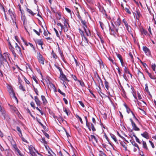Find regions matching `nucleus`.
<instances>
[{
  "label": "nucleus",
  "mask_w": 156,
  "mask_h": 156,
  "mask_svg": "<svg viewBox=\"0 0 156 156\" xmlns=\"http://www.w3.org/2000/svg\"><path fill=\"white\" fill-rule=\"evenodd\" d=\"M8 13L12 20L13 25H15L17 27V26L16 24V16L15 14V13L11 9H9V10Z\"/></svg>",
  "instance_id": "1"
},
{
  "label": "nucleus",
  "mask_w": 156,
  "mask_h": 156,
  "mask_svg": "<svg viewBox=\"0 0 156 156\" xmlns=\"http://www.w3.org/2000/svg\"><path fill=\"white\" fill-rule=\"evenodd\" d=\"M7 88L10 96L12 98H14L15 99L17 100V98L15 96V94L13 91V89L12 87L10 85H8L7 86Z\"/></svg>",
  "instance_id": "2"
},
{
  "label": "nucleus",
  "mask_w": 156,
  "mask_h": 156,
  "mask_svg": "<svg viewBox=\"0 0 156 156\" xmlns=\"http://www.w3.org/2000/svg\"><path fill=\"white\" fill-rule=\"evenodd\" d=\"M37 58L38 62L40 63L42 65L44 64V58L39 52L37 53Z\"/></svg>",
  "instance_id": "3"
},
{
  "label": "nucleus",
  "mask_w": 156,
  "mask_h": 156,
  "mask_svg": "<svg viewBox=\"0 0 156 156\" xmlns=\"http://www.w3.org/2000/svg\"><path fill=\"white\" fill-rule=\"evenodd\" d=\"M143 49L145 53L147 55L149 56L150 55V51L149 49L146 46H144L143 48Z\"/></svg>",
  "instance_id": "4"
},
{
  "label": "nucleus",
  "mask_w": 156,
  "mask_h": 156,
  "mask_svg": "<svg viewBox=\"0 0 156 156\" xmlns=\"http://www.w3.org/2000/svg\"><path fill=\"white\" fill-rule=\"evenodd\" d=\"M20 10L21 13V19L22 21H23V23L24 24H25V22L26 21V17L24 15V11L23 10H22L21 9L20 7Z\"/></svg>",
  "instance_id": "5"
},
{
  "label": "nucleus",
  "mask_w": 156,
  "mask_h": 156,
  "mask_svg": "<svg viewBox=\"0 0 156 156\" xmlns=\"http://www.w3.org/2000/svg\"><path fill=\"white\" fill-rule=\"evenodd\" d=\"M15 48L17 51L18 54L21 56L22 55L21 49L20 47L18 45L17 43H15Z\"/></svg>",
  "instance_id": "6"
},
{
  "label": "nucleus",
  "mask_w": 156,
  "mask_h": 156,
  "mask_svg": "<svg viewBox=\"0 0 156 156\" xmlns=\"http://www.w3.org/2000/svg\"><path fill=\"white\" fill-rule=\"evenodd\" d=\"M59 78L60 80L62 81L63 83H64L65 81L67 80L66 76L64 74H63L62 72L61 73H60Z\"/></svg>",
  "instance_id": "7"
},
{
  "label": "nucleus",
  "mask_w": 156,
  "mask_h": 156,
  "mask_svg": "<svg viewBox=\"0 0 156 156\" xmlns=\"http://www.w3.org/2000/svg\"><path fill=\"white\" fill-rule=\"evenodd\" d=\"M9 49H10L11 51L12 52V54H13L14 56L15 57H16V53L15 52V51L14 50V48L12 47V45H11V43L9 42Z\"/></svg>",
  "instance_id": "8"
},
{
  "label": "nucleus",
  "mask_w": 156,
  "mask_h": 156,
  "mask_svg": "<svg viewBox=\"0 0 156 156\" xmlns=\"http://www.w3.org/2000/svg\"><path fill=\"white\" fill-rule=\"evenodd\" d=\"M34 100L37 105L40 106L41 105V102L37 96L34 97Z\"/></svg>",
  "instance_id": "9"
},
{
  "label": "nucleus",
  "mask_w": 156,
  "mask_h": 156,
  "mask_svg": "<svg viewBox=\"0 0 156 156\" xmlns=\"http://www.w3.org/2000/svg\"><path fill=\"white\" fill-rule=\"evenodd\" d=\"M112 25L113 26V27L110 28V29L111 31H114L115 32V33H118V29L115 27L113 23L112 22L111 23Z\"/></svg>",
  "instance_id": "10"
},
{
  "label": "nucleus",
  "mask_w": 156,
  "mask_h": 156,
  "mask_svg": "<svg viewBox=\"0 0 156 156\" xmlns=\"http://www.w3.org/2000/svg\"><path fill=\"white\" fill-rule=\"evenodd\" d=\"M82 44H83L85 45H87L88 44V40L84 36L83 37V41L82 42Z\"/></svg>",
  "instance_id": "11"
},
{
  "label": "nucleus",
  "mask_w": 156,
  "mask_h": 156,
  "mask_svg": "<svg viewBox=\"0 0 156 156\" xmlns=\"http://www.w3.org/2000/svg\"><path fill=\"white\" fill-rule=\"evenodd\" d=\"M83 27L86 35L88 36H90L91 34L89 30L87 28H85L84 26H83Z\"/></svg>",
  "instance_id": "12"
},
{
  "label": "nucleus",
  "mask_w": 156,
  "mask_h": 156,
  "mask_svg": "<svg viewBox=\"0 0 156 156\" xmlns=\"http://www.w3.org/2000/svg\"><path fill=\"white\" fill-rule=\"evenodd\" d=\"M36 42V43H37V44H38V45H39L41 46L42 49H43V48L42 47L43 42L41 41V40H40V39L37 40Z\"/></svg>",
  "instance_id": "13"
},
{
  "label": "nucleus",
  "mask_w": 156,
  "mask_h": 156,
  "mask_svg": "<svg viewBox=\"0 0 156 156\" xmlns=\"http://www.w3.org/2000/svg\"><path fill=\"white\" fill-rule=\"evenodd\" d=\"M134 16H136V18L137 19H138L140 17V13L138 11H136V12L134 13Z\"/></svg>",
  "instance_id": "14"
},
{
  "label": "nucleus",
  "mask_w": 156,
  "mask_h": 156,
  "mask_svg": "<svg viewBox=\"0 0 156 156\" xmlns=\"http://www.w3.org/2000/svg\"><path fill=\"white\" fill-rule=\"evenodd\" d=\"M62 21L63 22L64 25H68L69 26V24L68 23V20L67 19H66L64 17H63L61 19Z\"/></svg>",
  "instance_id": "15"
},
{
  "label": "nucleus",
  "mask_w": 156,
  "mask_h": 156,
  "mask_svg": "<svg viewBox=\"0 0 156 156\" xmlns=\"http://www.w3.org/2000/svg\"><path fill=\"white\" fill-rule=\"evenodd\" d=\"M0 112H1V114L5 119V111L3 108H2L1 105H0Z\"/></svg>",
  "instance_id": "16"
},
{
  "label": "nucleus",
  "mask_w": 156,
  "mask_h": 156,
  "mask_svg": "<svg viewBox=\"0 0 156 156\" xmlns=\"http://www.w3.org/2000/svg\"><path fill=\"white\" fill-rule=\"evenodd\" d=\"M41 98L43 104L46 105L47 103V101L45 97L43 95H41Z\"/></svg>",
  "instance_id": "17"
},
{
  "label": "nucleus",
  "mask_w": 156,
  "mask_h": 156,
  "mask_svg": "<svg viewBox=\"0 0 156 156\" xmlns=\"http://www.w3.org/2000/svg\"><path fill=\"white\" fill-rule=\"evenodd\" d=\"M89 138L90 140H94L96 142H97V140L94 135H90V137Z\"/></svg>",
  "instance_id": "18"
},
{
  "label": "nucleus",
  "mask_w": 156,
  "mask_h": 156,
  "mask_svg": "<svg viewBox=\"0 0 156 156\" xmlns=\"http://www.w3.org/2000/svg\"><path fill=\"white\" fill-rule=\"evenodd\" d=\"M132 125L133 126V129L135 131H139L140 130V129L136 126L135 123H133V124Z\"/></svg>",
  "instance_id": "19"
},
{
  "label": "nucleus",
  "mask_w": 156,
  "mask_h": 156,
  "mask_svg": "<svg viewBox=\"0 0 156 156\" xmlns=\"http://www.w3.org/2000/svg\"><path fill=\"white\" fill-rule=\"evenodd\" d=\"M148 75L149 76L150 78L153 80H155L156 79V77L155 76H154L152 75L151 73H149L147 71V72Z\"/></svg>",
  "instance_id": "20"
},
{
  "label": "nucleus",
  "mask_w": 156,
  "mask_h": 156,
  "mask_svg": "<svg viewBox=\"0 0 156 156\" xmlns=\"http://www.w3.org/2000/svg\"><path fill=\"white\" fill-rule=\"evenodd\" d=\"M141 135L142 136L148 139L149 138V136L148 133L145 132H144V133L141 134Z\"/></svg>",
  "instance_id": "21"
},
{
  "label": "nucleus",
  "mask_w": 156,
  "mask_h": 156,
  "mask_svg": "<svg viewBox=\"0 0 156 156\" xmlns=\"http://www.w3.org/2000/svg\"><path fill=\"white\" fill-rule=\"evenodd\" d=\"M48 155L49 156H54L55 155V154L50 149L48 150Z\"/></svg>",
  "instance_id": "22"
},
{
  "label": "nucleus",
  "mask_w": 156,
  "mask_h": 156,
  "mask_svg": "<svg viewBox=\"0 0 156 156\" xmlns=\"http://www.w3.org/2000/svg\"><path fill=\"white\" fill-rule=\"evenodd\" d=\"M115 24L116 26H119L120 25L121 22L119 18H118L117 19V21L115 22Z\"/></svg>",
  "instance_id": "23"
},
{
  "label": "nucleus",
  "mask_w": 156,
  "mask_h": 156,
  "mask_svg": "<svg viewBox=\"0 0 156 156\" xmlns=\"http://www.w3.org/2000/svg\"><path fill=\"white\" fill-rule=\"evenodd\" d=\"M15 152L17 155L19 154L20 156H24V155L21 153L20 151L18 149H16Z\"/></svg>",
  "instance_id": "24"
},
{
  "label": "nucleus",
  "mask_w": 156,
  "mask_h": 156,
  "mask_svg": "<svg viewBox=\"0 0 156 156\" xmlns=\"http://www.w3.org/2000/svg\"><path fill=\"white\" fill-rule=\"evenodd\" d=\"M27 11L32 16H34L35 14V13L32 11L31 10L27 8Z\"/></svg>",
  "instance_id": "25"
},
{
  "label": "nucleus",
  "mask_w": 156,
  "mask_h": 156,
  "mask_svg": "<svg viewBox=\"0 0 156 156\" xmlns=\"http://www.w3.org/2000/svg\"><path fill=\"white\" fill-rule=\"evenodd\" d=\"M82 24L83 25V26H84L85 28H87V26L86 25V22L85 20H83L82 19H81L80 20Z\"/></svg>",
  "instance_id": "26"
},
{
  "label": "nucleus",
  "mask_w": 156,
  "mask_h": 156,
  "mask_svg": "<svg viewBox=\"0 0 156 156\" xmlns=\"http://www.w3.org/2000/svg\"><path fill=\"white\" fill-rule=\"evenodd\" d=\"M117 56L118 58H119L120 60V61L122 64L123 63V61L121 56L119 54H118L117 55Z\"/></svg>",
  "instance_id": "27"
},
{
  "label": "nucleus",
  "mask_w": 156,
  "mask_h": 156,
  "mask_svg": "<svg viewBox=\"0 0 156 156\" xmlns=\"http://www.w3.org/2000/svg\"><path fill=\"white\" fill-rule=\"evenodd\" d=\"M63 29L65 32H67L68 30V27L67 26V25H66L63 26Z\"/></svg>",
  "instance_id": "28"
},
{
  "label": "nucleus",
  "mask_w": 156,
  "mask_h": 156,
  "mask_svg": "<svg viewBox=\"0 0 156 156\" xmlns=\"http://www.w3.org/2000/svg\"><path fill=\"white\" fill-rule=\"evenodd\" d=\"M124 71L126 73H128L129 74L131 77H132V75L129 72L128 69L127 68V67L126 66L124 68Z\"/></svg>",
  "instance_id": "29"
},
{
  "label": "nucleus",
  "mask_w": 156,
  "mask_h": 156,
  "mask_svg": "<svg viewBox=\"0 0 156 156\" xmlns=\"http://www.w3.org/2000/svg\"><path fill=\"white\" fill-rule=\"evenodd\" d=\"M88 124L90 128V126H91V129H92L93 131H95V130H96L95 129V128L94 127V125L92 123H90V124Z\"/></svg>",
  "instance_id": "30"
},
{
  "label": "nucleus",
  "mask_w": 156,
  "mask_h": 156,
  "mask_svg": "<svg viewBox=\"0 0 156 156\" xmlns=\"http://www.w3.org/2000/svg\"><path fill=\"white\" fill-rule=\"evenodd\" d=\"M141 32L142 34H144L146 35L147 34V31H146L145 30H144L143 29L141 30Z\"/></svg>",
  "instance_id": "31"
},
{
  "label": "nucleus",
  "mask_w": 156,
  "mask_h": 156,
  "mask_svg": "<svg viewBox=\"0 0 156 156\" xmlns=\"http://www.w3.org/2000/svg\"><path fill=\"white\" fill-rule=\"evenodd\" d=\"M132 144L135 147H136L139 150V147H138V144L135 142V141H133L132 142Z\"/></svg>",
  "instance_id": "32"
},
{
  "label": "nucleus",
  "mask_w": 156,
  "mask_h": 156,
  "mask_svg": "<svg viewBox=\"0 0 156 156\" xmlns=\"http://www.w3.org/2000/svg\"><path fill=\"white\" fill-rule=\"evenodd\" d=\"M54 30L56 34V35L58 37L59 39H60V37L59 34L57 30L55 28H54Z\"/></svg>",
  "instance_id": "33"
},
{
  "label": "nucleus",
  "mask_w": 156,
  "mask_h": 156,
  "mask_svg": "<svg viewBox=\"0 0 156 156\" xmlns=\"http://www.w3.org/2000/svg\"><path fill=\"white\" fill-rule=\"evenodd\" d=\"M122 146L125 148L126 150H127V144L125 143H122L121 144Z\"/></svg>",
  "instance_id": "34"
},
{
  "label": "nucleus",
  "mask_w": 156,
  "mask_h": 156,
  "mask_svg": "<svg viewBox=\"0 0 156 156\" xmlns=\"http://www.w3.org/2000/svg\"><path fill=\"white\" fill-rule=\"evenodd\" d=\"M19 89L20 90H22L23 91H25V88H24L23 86L21 84H20L19 87Z\"/></svg>",
  "instance_id": "35"
},
{
  "label": "nucleus",
  "mask_w": 156,
  "mask_h": 156,
  "mask_svg": "<svg viewBox=\"0 0 156 156\" xmlns=\"http://www.w3.org/2000/svg\"><path fill=\"white\" fill-rule=\"evenodd\" d=\"M63 111L65 112L67 115L68 116L70 114L69 111L67 110L66 108H65L63 109Z\"/></svg>",
  "instance_id": "36"
},
{
  "label": "nucleus",
  "mask_w": 156,
  "mask_h": 156,
  "mask_svg": "<svg viewBox=\"0 0 156 156\" xmlns=\"http://www.w3.org/2000/svg\"><path fill=\"white\" fill-rule=\"evenodd\" d=\"M111 137L114 140L115 142H117V141L116 139V136L112 134L111 135Z\"/></svg>",
  "instance_id": "37"
},
{
  "label": "nucleus",
  "mask_w": 156,
  "mask_h": 156,
  "mask_svg": "<svg viewBox=\"0 0 156 156\" xmlns=\"http://www.w3.org/2000/svg\"><path fill=\"white\" fill-rule=\"evenodd\" d=\"M143 147L144 148L146 149H147V146L146 143L145 141H143Z\"/></svg>",
  "instance_id": "38"
},
{
  "label": "nucleus",
  "mask_w": 156,
  "mask_h": 156,
  "mask_svg": "<svg viewBox=\"0 0 156 156\" xmlns=\"http://www.w3.org/2000/svg\"><path fill=\"white\" fill-rule=\"evenodd\" d=\"M85 118L86 119V126L88 127L90 131L91 130V129L90 128H89V125L88 123H87V118L86 116L85 117Z\"/></svg>",
  "instance_id": "39"
},
{
  "label": "nucleus",
  "mask_w": 156,
  "mask_h": 156,
  "mask_svg": "<svg viewBox=\"0 0 156 156\" xmlns=\"http://www.w3.org/2000/svg\"><path fill=\"white\" fill-rule=\"evenodd\" d=\"M127 112L128 113H129V112H131L132 113V114H133V115L134 117L136 118V117L133 112L132 111H131L129 108H127Z\"/></svg>",
  "instance_id": "40"
},
{
  "label": "nucleus",
  "mask_w": 156,
  "mask_h": 156,
  "mask_svg": "<svg viewBox=\"0 0 156 156\" xmlns=\"http://www.w3.org/2000/svg\"><path fill=\"white\" fill-rule=\"evenodd\" d=\"M56 16L58 20L61 19V15L60 13H57L56 14Z\"/></svg>",
  "instance_id": "41"
},
{
  "label": "nucleus",
  "mask_w": 156,
  "mask_h": 156,
  "mask_svg": "<svg viewBox=\"0 0 156 156\" xmlns=\"http://www.w3.org/2000/svg\"><path fill=\"white\" fill-rule=\"evenodd\" d=\"M46 39L50 43L52 42L53 41V40H52V38L50 37H46Z\"/></svg>",
  "instance_id": "42"
},
{
  "label": "nucleus",
  "mask_w": 156,
  "mask_h": 156,
  "mask_svg": "<svg viewBox=\"0 0 156 156\" xmlns=\"http://www.w3.org/2000/svg\"><path fill=\"white\" fill-rule=\"evenodd\" d=\"M26 69L27 72L31 70V69L30 68L29 66L28 65H27L26 66Z\"/></svg>",
  "instance_id": "43"
},
{
  "label": "nucleus",
  "mask_w": 156,
  "mask_h": 156,
  "mask_svg": "<svg viewBox=\"0 0 156 156\" xmlns=\"http://www.w3.org/2000/svg\"><path fill=\"white\" fill-rule=\"evenodd\" d=\"M28 149L29 151L33 150V149H34V150H35V148L31 145L29 146Z\"/></svg>",
  "instance_id": "44"
},
{
  "label": "nucleus",
  "mask_w": 156,
  "mask_h": 156,
  "mask_svg": "<svg viewBox=\"0 0 156 156\" xmlns=\"http://www.w3.org/2000/svg\"><path fill=\"white\" fill-rule=\"evenodd\" d=\"M29 153L32 156H34L35 155V152H34L33 150L29 151Z\"/></svg>",
  "instance_id": "45"
},
{
  "label": "nucleus",
  "mask_w": 156,
  "mask_h": 156,
  "mask_svg": "<svg viewBox=\"0 0 156 156\" xmlns=\"http://www.w3.org/2000/svg\"><path fill=\"white\" fill-rule=\"evenodd\" d=\"M41 143H43L44 144H46V142L44 138H42L40 140Z\"/></svg>",
  "instance_id": "46"
},
{
  "label": "nucleus",
  "mask_w": 156,
  "mask_h": 156,
  "mask_svg": "<svg viewBox=\"0 0 156 156\" xmlns=\"http://www.w3.org/2000/svg\"><path fill=\"white\" fill-rule=\"evenodd\" d=\"M108 83L107 81H105V87L107 89V90L108 89Z\"/></svg>",
  "instance_id": "47"
},
{
  "label": "nucleus",
  "mask_w": 156,
  "mask_h": 156,
  "mask_svg": "<svg viewBox=\"0 0 156 156\" xmlns=\"http://www.w3.org/2000/svg\"><path fill=\"white\" fill-rule=\"evenodd\" d=\"M58 92L60 93L62 95H63L64 97H65L66 96L65 94L64 93L62 92L61 90L60 89H58Z\"/></svg>",
  "instance_id": "48"
},
{
  "label": "nucleus",
  "mask_w": 156,
  "mask_h": 156,
  "mask_svg": "<svg viewBox=\"0 0 156 156\" xmlns=\"http://www.w3.org/2000/svg\"><path fill=\"white\" fill-rule=\"evenodd\" d=\"M156 66V65L154 64H153L151 65V68L154 71H155Z\"/></svg>",
  "instance_id": "49"
},
{
  "label": "nucleus",
  "mask_w": 156,
  "mask_h": 156,
  "mask_svg": "<svg viewBox=\"0 0 156 156\" xmlns=\"http://www.w3.org/2000/svg\"><path fill=\"white\" fill-rule=\"evenodd\" d=\"M16 129L19 132V133H20V134H21V132H22L21 131V130L20 128L19 127L17 126L16 127Z\"/></svg>",
  "instance_id": "50"
},
{
  "label": "nucleus",
  "mask_w": 156,
  "mask_h": 156,
  "mask_svg": "<svg viewBox=\"0 0 156 156\" xmlns=\"http://www.w3.org/2000/svg\"><path fill=\"white\" fill-rule=\"evenodd\" d=\"M57 25L58 26H60L61 27V30H62L63 29V25L61 23H57Z\"/></svg>",
  "instance_id": "51"
},
{
  "label": "nucleus",
  "mask_w": 156,
  "mask_h": 156,
  "mask_svg": "<svg viewBox=\"0 0 156 156\" xmlns=\"http://www.w3.org/2000/svg\"><path fill=\"white\" fill-rule=\"evenodd\" d=\"M132 94H133V96L134 98L137 100L136 97L135 95L136 93H135L134 91L133 90H132Z\"/></svg>",
  "instance_id": "52"
},
{
  "label": "nucleus",
  "mask_w": 156,
  "mask_h": 156,
  "mask_svg": "<svg viewBox=\"0 0 156 156\" xmlns=\"http://www.w3.org/2000/svg\"><path fill=\"white\" fill-rule=\"evenodd\" d=\"M122 22L124 23L125 26H127V25H128L126 21L124 19H123Z\"/></svg>",
  "instance_id": "53"
},
{
  "label": "nucleus",
  "mask_w": 156,
  "mask_h": 156,
  "mask_svg": "<svg viewBox=\"0 0 156 156\" xmlns=\"http://www.w3.org/2000/svg\"><path fill=\"white\" fill-rule=\"evenodd\" d=\"M76 118H78L79 120L80 121V122L81 123H83V122L82 120V119L78 115H76Z\"/></svg>",
  "instance_id": "54"
},
{
  "label": "nucleus",
  "mask_w": 156,
  "mask_h": 156,
  "mask_svg": "<svg viewBox=\"0 0 156 156\" xmlns=\"http://www.w3.org/2000/svg\"><path fill=\"white\" fill-rule=\"evenodd\" d=\"M22 40L23 41V42L25 44V45L26 46H28L29 45V43H27L26 41H25V40L23 38H22Z\"/></svg>",
  "instance_id": "55"
},
{
  "label": "nucleus",
  "mask_w": 156,
  "mask_h": 156,
  "mask_svg": "<svg viewBox=\"0 0 156 156\" xmlns=\"http://www.w3.org/2000/svg\"><path fill=\"white\" fill-rule=\"evenodd\" d=\"M55 67L59 70L60 73H61V72H62V70L61 68L60 67L56 66L55 65Z\"/></svg>",
  "instance_id": "56"
},
{
  "label": "nucleus",
  "mask_w": 156,
  "mask_h": 156,
  "mask_svg": "<svg viewBox=\"0 0 156 156\" xmlns=\"http://www.w3.org/2000/svg\"><path fill=\"white\" fill-rule=\"evenodd\" d=\"M22 140L24 142L26 143H28V142L24 138H23V137H22Z\"/></svg>",
  "instance_id": "57"
},
{
  "label": "nucleus",
  "mask_w": 156,
  "mask_h": 156,
  "mask_svg": "<svg viewBox=\"0 0 156 156\" xmlns=\"http://www.w3.org/2000/svg\"><path fill=\"white\" fill-rule=\"evenodd\" d=\"M33 31H34L36 33V34L37 35H38V36H39L40 34L39 32H38L36 30H35V29H34L33 30Z\"/></svg>",
  "instance_id": "58"
},
{
  "label": "nucleus",
  "mask_w": 156,
  "mask_h": 156,
  "mask_svg": "<svg viewBox=\"0 0 156 156\" xmlns=\"http://www.w3.org/2000/svg\"><path fill=\"white\" fill-rule=\"evenodd\" d=\"M30 104L32 107H33L34 108H35V104L34 102H31L30 103Z\"/></svg>",
  "instance_id": "59"
},
{
  "label": "nucleus",
  "mask_w": 156,
  "mask_h": 156,
  "mask_svg": "<svg viewBox=\"0 0 156 156\" xmlns=\"http://www.w3.org/2000/svg\"><path fill=\"white\" fill-rule=\"evenodd\" d=\"M79 104H80V105L83 107H84V104L81 101H79Z\"/></svg>",
  "instance_id": "60"
},
{
  "label": "nucleus",
  "mask_w": 156,
  "mask_h": 156,
  "mask_svg": "<svg viewBox=\"0 0 156 156\" xmlns=\"http://www.w3.org/2000/svg\"><path fill=\"white\" fill-rule=\"evenodd\" d=\"M145 90L147 92H149L148 86H147V84H146V85H145Z\"/></svg>",
  "instance_id": "61"
},
{
  "label": "nucleus",
  "mask_w": 156,
  "mask_h": 156,
  "mask_svg": "<svg viewBox=\"0 0 156 156\" xmlns=\"http://www.w3.org/2000/svg\"><path fill=\"white\" fill-rule=\"evenodd\" d=\"M34 92H35V93H36V94L37 95H38V91L37 89L34 88Z\"/></svg>",
  "instance_id": "62"
},
{
  "label": "nucleus",
  "mask_w": 156,
  "mask_h": 156,
  "mask_svg": "<svg viewBox=\"0 0 156 156\" xmlns=\"http://www.w3.org/2000/svg\"><path fill=\"white\" fill-rule=\"evenodd\" d=\"M78 81L80 82V85L82 86H84V83L83 82H81L79 80Z\"/></svg>",
  "instance_id": "63"
},
{
  "label": "nucleus",
  "mask_w": 156,
  "mask_h": 156,
  "mask_svg": "<svg viewBox=\"0 0 156 156\" xmlns=\"http://www.w3.org/2000/svg\"><path fill=\"white\" fill-rule=\"evenodd\" d=\"M138 94V98L140 100L142 99V97L140 95V94L139 93H137Z\"/></svg>",
  "instance_id": "64"
}]
</instances>
